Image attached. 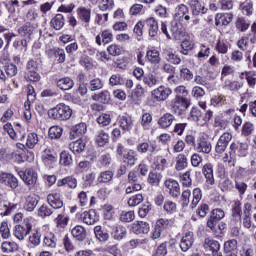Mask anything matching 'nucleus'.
Instances as JSON below:
<instances>
[{
  "mask_svg": "<svg viewBox=\"0 0 256 256\" xmlns=\"http://www.w3.org/2000/svg\"><path fill=\"white\" fill-rule=\"evenodd\" d=\"M111 235L116 241H121L122 239H125L127 235V228L122 225L114 226Z\"/></svg>",
  "mask_w": 256,
  "mask_h": 256,
  "instance_id": "bb28decb",
  "label": "nucleus"
},
{
  "mask_svg": "<svg viewBox=\"0 0 256 256\" xmlns=\"http://www.w3.org/2000/svg\"><path fill=\"white\" fill-rule=\"evenodd\" d=\"M43 245L48 247V249H55L57 247V236L52 232L47 233L44 237Z\"/></svg>",
  "mask_w": 256,
  "mask_h": 256,
  "instance_id": "473e14b6",
  "label": "nucleus"
},
{
  "mask_svg": "<svg viewBox=\"0 0 256 256\" xmlns=\"http://www.w3.org/2000/svg\"><path fill=\"white\" fill-rule=\"evenodd\" d=\"M119 125L123 131H130L133 129V119L131 116H120Z\"/></svg>",
  "mask_w": 256,
  "mask_h": 256,
  "instance_id": "f704fd0d",
  "label": "nucleus"
},
{
  "mask_svg": "<svg viewBox=\"0 0 256 256\" xmlns=\"http://www.w3.org/2000/svg\"><path fill=\"white\" fill-rule=\"evenodd\" d=\"M174 12L175 19H179V21H191V16L189 15V7L187 5H177Z\"/></svg>",
  "mask_w": 256,
  "mask_h": 256,
  "instance_id": "9d476101",
  "label": "nucleus"
},
{
  "mask_svg": "<svg viewBox=\"0 0 256 256\" xmlns=\"http://www.w3.org/2000/svg\"><path fill=\"white\" fill-rule=\"evenodd\" d=\"M37 143H39V136H37V133H29L25 141L26 147H28V149H33L37 145Z\"/></svg>",
  "mask_w": 256,
  "mask_h": 256,
  "instance_id": "79ce46f5",
  "label": "nucleus"
},
{
  "mask_svg": "<svg viewBox=\"0 0 256 256\" xmlns=\"http://www.w3.org/2000/svg\"><path fill=\"white\" fill-rule=\"evenodd\" d=\"M37 29V24H33L31 22H26L25 25L18 29L19 35L21 37H26L27 39H31V35L35 33Z\"/></svg>",
  "mask_w": 256,
  "mask_h": 256,
  "instance_id": "dca6fc26",
  "label": "nucleus"
},
{
  "mask_svg": "<svg viewBox=\"0 0 256 256\" xmlns=\"http://www.w3.org/2000/svg\"><path fill=\"white\" fill-rule=\"evenodd\" d=\"M94 233H95V237L96 239H98V241H100V243H107V241H109V232H107V230L103 229V227L101 226H96L94 228Z\"/></svg>",
  "mask_w": 256,
  "mask_h": 256,
  "instance_id": "c756f323",
  "label": "nucleus"
},
{
  "mask_svg": "<svg viewBox=\"0 0 256 256\" xmlns=\"http://www.w3.org/2000/svg\"><path fill=\"white\" fill-rule=\"evenodd\" d=\"M93 101H98L99 103H108L109 101H111V94L109 93V91L105 90L102 91L99 94H94L92 96Z\"/></svg>",
  "mask_w": 256,
  "mask_h": 256,
  "instance_id": "a19ab883",
  "label": "nucleus"
},
{
  "mask_svg": "<svg viewBox=\"0 0 256 256\" xmlns=\"http://www.w3.org/2000/svg\"><path fill=\"white\" fill-rule=\"evenodd\" d=\"M57 187H69L70 189L77 188V178L73 176H67L57 181Z\"/></svg>",
  "mask_w": 256,
  "mask_h": 256,
  "instance_id": "b1692460",
  "label": "nucleus"
},
{
  "mask_svg": "<svg viewBox=\"0 0 256 256\" xmlns=\"http://www.w3.org/2000/svg\"><path fill=\"white\" fill-rule=\"evenodd\" d=\"M47 202L52 209H62L63 208V200L61 199V194L59 193H51L47 196Z\"/></svg>",
  "mask_w": 256,
  "mask_h": 256,
  "instance_id": "2eb2a0df",
  "label": "nucleus"
},
{
  "mask_svg": "<svg viewBox=\"0 0 256 256\" xmlns=\"http://www.w3.org/2000/svg\"><path fill=\"white\" fill-rule=\"evenodd\" d=\"M76 139V141L69 144V149L72 153H82V151H85V143L81 138Z\"/></svg>",
  "mask_w": 256,
  "mask_h": 256,
  "instance_id": "e433bc0d",
  "label": "nucleus"
},
{
  "mask_svg": "<svg viewBox=\"0 0 256 256\" xmlns=\"http://www.w3.org/2000/svg\"><path fill=\"white\" fill-rule=\"evenodd\" d=\"M132 231L136 235L147 234L150 231L149 223L143 221H136L132 224Z\"/></svg>",
  "mask_w": 256,
  "mask_h": 256,
  "instance_id": "a211bd4d",
  "label": "nucleus"
},
{
  "mask_svg": "<svg viewBox=\"0 0 256 256\" xmlns=\"http://www.w3.org/2000/svg\"><path fill=\"white\" fill-rule=\"evenodd\" d=\"M37 94H35V88L32 85L27 87V101L24 103V107H31V103L35 101Z\"/></svg>",
  "mask_w": 256,
  "mask_h": 256,
  "instance_id": "c03bdc74",
  "label": "nucleus"
},
{
  "mask_svg": "<svg viewBox=\"0 0 256 256\" xmlns=\"http://www.w3.org/2000/svg\"><path fill=\"white\" fill-rule=\"evenodd\" d=\"M80 218L82 219L83 223H86V225H95V223L99 221L97 212L93 209L83 212Z\"/></svg>",
  "mask_w": 256,
  "mask_h": 256,
  "instance_id": "4468645a",
  "label": "nucleus"
},
{
  "mask_svg": "<svg viewBox=\"0 0 256 256\" xmlns=\"http://www.w3.org/2000/svg\"><path fill=\"white\" fill-rule=\"evenodd\" d=\"M241 75H245V79L252 89H255L256 85V75L253 72H242Z\"/></svg>",
  "mask_w": 256,
  "mask_h": 256,
  "instance_id": "052dcab7",
  "label": "nucleus"
},
{
  "mask_svg": "<svg viewBox=\"0 0 256 256\" xmlns=\"http://www.w3.org/2000/svg\"><path fill=\"white\" fill-rule=\"evenodd\" d=\"M97 123L102 127H107L108 125H111V115L102 113L97 118Z\"/></svg>",
  "mask_w": 256,
  "mask_h": 256,
  "instance_id": "0e129e2a",
  "label": "nucleus"
},
{
  "mask_svg": "<svg viewBox=\"0 0 256 256\" xmlns=\"http://www.w3.org/2000/svg\"><path fill=\"white\" fill-rule=\"evenodd\" d=\"M18 175L28 187H35V185H37L38 175L33 168L20 171Z\"/></svg>",
  "mask_w": 256,
  "mask_h": 256,
  "instance_id": "7ed1b4c3",
  "label": "nucleus"
},
{
  "mask_svg": "<svg viewBox=\"0 0 256 256\" xmlns=\"http://www.w3.org/2000/svg\"><path fill=\"white\" fill-rule=\"evenodd\" d=\"M42 161L48 167H51L53 163H57V153L53 152L50 148H46L42 154Z\"/></svg>",
  "mask_w": 256,
  "mask_h": 256,
  "instance_id": "f3484780",
  "label": "nucleus"
},
{
  "mask_svg": "<svg viewBox=\"0 0 256 256\" xmlns=\"http://www.w3.org/2000/svg\"><path fill=\"white\" fill-rule=\"evenodd\" d=\"M71 234L76 241H85V239H87V229L81 225H77L72 228Z\"/></svg>",
  "mask_w": 256,
  "mask_h": 256,
  "instance_id": "4be33fe9",
  "label": "nucleus"
},
{
  "mask_svg": "<svg viewBox=\"0 0 256 256\" xmlns=\"http://www.w3.org/2000/svg\"><path fill=\"white\" fill-rule=\"evenodd\" d=\"M0 183L6 185V187H10V189H17V187H19L17 178L13 174L7 172L0 173Z\"/></svg>",
  "mask_w": 256,
  "mask_h": 256,
  "instance_id": "423d86ee",
  "label": "nucleus"
},
{
  "mask_svg": "<svg viewBox=\"0 0 256 256\" xmlns=\"http://www.w3.org/2000/svg\"><path fill=\"white\" fill-rule=\"evenodd\" d=\"M123 161L127 163V165H130V167H133L135 163H137V152L135 150H127L125 154L122 156Z\"/></svg>",
  "mask_w": 256,
  "mask_h": 256,
  "instance_id": "72a5a7b5",
  "label": "nucleus"
},
{
  "mask_svg": "<svg viewBox=\"0 0 256 256\" xmlns=\"http://www.w3.org/2000/svg\"><path fill=\"white\" fill-rule=\"evenodd\" d=\"M202 171L206 179V183H208V185H215V177L213 176V164H205Z\"/></svg>",
  "mask_w": 256,
  "mask_h": 256,
  "instance_id": "393cba45",
  "label": "nucleus"
},
{
  "mask_svg": "<svg viewBox=\"0 0 256 256\" xmlns=\"http://www.w3.org/2000/svg\"><path fill=\"white\" fill-rule=\"evenodd\" d=\"M32 226L29 222H26L24 225H16L14 228V237L23 241L29 233H31Z\"/></svg>",
  "mask_w": 256,
  "mask_h": 256,
  "instance_id": "1a4fd4ad",
  "label": "nucleus"
},
{
  "mask_svg": "<svg viewBox=\"0 0 256 256\" xmlns=\"http://www.w3.org/2000/svg\"><path fill=\"white\" fill-rule=\"evenodd\" d=\"M191 105L190 98H175L173 104L171 105V110L175 115H184L187 109Z\"/></svg>",
  "mask_w": 256,
  "mask_h": 256,
  "instance_id": "f03ea898",
  "label": "nucleus"
},
{
  "mask_svg": "<svg viewBox=\"0 0 256 256\" xmlns=\"http://www.w3.org/2000/svg\"><path fill=\"white\" fill-rule=\"evenodd\" d=\"M194 147L198 153H204L205 155H209V153H211V150L213 149L211 142L203 136L197 139Z\"/></svg>",
  "mask_w": 256,
  "mask_h": 256,
  "instance_id": "0eeeda50",
  "label": "nucleus"
},
{
  "mask_svg": "<svg viewBox=\"0 0 256 256\" xmlns=\"http://www.w3.org/2000/svg\"><path fill=\"white\" fill-rule=\"evenodd\" d=\"M173 121H175V116L171 113H165L158 119V125L162 129H169L173 125Z\"/></svg>",
  "mask_w": 256,
  "mask_h": 256,
  "instance_id": "5701e85b",
  "label": "nucleus"
},
{
  "mask_svg": "<svg viewBox=\"0 0 256 256\" xmlns=\"http://www.w3.org/2000/svg\"><path fill=\"white\" fill-rule=\"evenodd\" d=\"M201 199H203V193L201 192V188H195L193 190V199L190 207L192 209H195V206L199 205V201H201Z\"/></svg>",
  "mask_w": 256,
  "mask_h": 256,
  "instance_id": "864d4df0",
  "label": "nucleus"
},
{
  "mask_svg": "<svg viewBox=\"0 0 256 256\" xmlns=\"http://www.w3.org/2000/svg\"><path fill=\"white\" fill-rule=\"evenodd\" d=\"M50 25L56 31H61V28L65 27V16L63 14H56L50 21Z\"/></svg>",
  "mask_w": 256,
  "mask_h": 256,
  "instance_id": "2f4dec72",
  "label": "nucleus"
},
{
  "mask_svg": "<svg viewBox=\"0 0 256 256\" xmlns=\"http://www.w3.org/2000/svg\"><path fill=\"white\" fill-rule=\"evenodd\" d=\"M216 25H229L231 21H233V14L232 13H220L216 15Z\"/></svg>",
  "mask_w": 256,
  "mask_h": 256,
  "instance_id": "7c9ffc66",
  "label": "nucleus"
},
{
  "mask_svg": "<svg viewBox=\"0 0 256 256\" xmlns=\"http://www.w3.org/2000/svg\"><path fill=\"white\" fill-rule=\"evenodd\" d=\"M48 135L50 139H59V137L63 135V128L59 126H52L48 131Z\"/></svg>",
  "mask_w": 256,
  "mask_h": 256,
  "instance_id": "4d7b16f0",
  "label": "nucleus"
},
{
  "mask_svg": "<svg viewBox=\"0 0 256 256\" xmlns=\"http://www.w3.org/2000/svg\"><path fill=\"white\" fill-rule=\"evenodd\" d=\"M146 59L154 65L161 62V57H159V51L157 50H148L146 53Z\"/></svg>",
  "mask_w": 256,
  "mask_h": 256,
  "instance_id": "a18cd8bd",
  "label": "nucleus"
},
{
  "mask_svg": "<svg viewBox=\"0 0 256 256\" xmlns=\"http://www.w3.org/2000/svg\"><path fill=\"white\" fill-rule=\"evenodd\" d=\"M164 187L166 189V192L175 199H177V197L181 195V187L179 186V182H177V180L167 179L164 182Z\"/></svg>",
  "mask_w": 256,
  "mask_h": 256,
  "instance_id": "39448f33",
  "label": "nucleus"
},
{
  "mask_svg": "<svg viewBox=\"0 0 256 256\" xmlns=\"http://www.w3.org/2000/svg\"><path fill=\"white\" fill-rule=\"evenodd\" d=\"M113 171L111 170H105V171H102L98 177H97V183L99 185H108V183H111V181H113Z\"/></svg>",
  "mask_w": 256,
  "mask_h": 256,
  "instance_id": "a878e982",
  "label": "nucleus"
},
{
  "mask_svg": "<svg viewBox=\"0 0 256 256\" xmlns=\"http://www.w3.org/2000/svg\"><path fill=\"white\" fill-rule=\"evenodd\" d=\"M78 18L83 21V23H89L91 21V9L85 7H79L76 11Z\"/></svg>",
  "mask_w": 256,
  "mask_h": 256,
  "instance_id": "c9c22d12",
  "label": "nucleus"
},
{
  "mask_svg": "<svg viewBox=\"0 0 256 256\" xmlns=\"http://www.w3.org/2000/svg\"><path fill=\"white\" fill-rule=\"evenodd\" d=\"M39 203V200H37V197L35 196H27L25 203H24V209L25 211H35V207H37Z\"/></svg>",
  "mask_w": 256,
  "mask_h": 256,
  "instance_id": "4c0bfd02",
  "label": "nucleus"
},
{
  "mask_svg": "<svg viewBox=\"0 0 256 256\" xmlns=\"http://www.w3.org/2000/svg\"><path fill=\"white\" fill-rule=\"evenodd\" d=\"M232 217L235 221H241V201L236 200L232 206Z\"/></svg>",
  "mask_w": 256,
  "mask_h": 256,
  "instance_id": "8fccbe9b",
  "label": "nucleus"
},
{
  "mask_svg": "<svg viewBox=\"0 0 256 256\" xmlns=\"http://www.w3.org/2000/svg\"><path fill=\"white\" fill-rule=\"evenodd\" d=\"M231 139H233V135L229 132H224L218 139L215 151L218 153V155H221L225 153L227 147L229 146V143L231 142Z\"/></svg>",
  "mask_w": 256,
  "mask_h": 256,
  "instance_id": "20e7f679",
  "label": "nucleus"
},
{
  "mask_svg": "<svg viewBox=\"0 0 256 256\" xmlns=\"http://www.w3.org/2000/svg\"><path fill=\"white\" fill-rule=\"evenodd\" d=\"M73 115V109L65 103H59L48 110V117L54 121H69Z\"/></svg>",
  "mask_w": 256,
  "mask_h": 256,
  "instance_id": "f257e3e1",
  "label": "nucleus"
},
{
  "mask_svg": "<svg viewBox=\"0 0 256 256\" xmlns=\"http://www.w3.org/2000/svg\"><path fill=\"white\" fill-rule=\"evenodd\" d=\"M171 93H173L171 88H167L165 86H160V87L154 89L151 92V95H152L153 99H155L156 101H166V99H169V95H171Z\"/></svg>",
  "mask_w": 256,
  "mask_h": 256,
  "instance_id": "6e6552de",
  "label": "nucleus"
},
{
  "mask_svg": "<svg viewBox=\"0 0 256 256\" xmlns=\"http://www.w3.org/2000/svg\"><path fill=\"white\" fill-rule=\"evenodd\" d=\"M95 143L98 147H105L109 143V134L103 130H98L95 135Z\"/></svg>",
  "mask_w": 256,
  "mask_h": 256,
  "instance_id": "c85d7f7f",
  "label": "nucleus"
},
{
  "mask_svg": "<svg viewBox=\"0 0 256 256\" xmlns=\"http://www.w3.org/2000/svg\"><path fill=\"white\" fill-rule=\"evenodd\" d=\"M60 163L61 165H65V167H69V165L73 164V157L69 152L63 151L60 154Z\"/></svg>",
  "mask_w": 256,
  "mask_h": 256,
  "instance_id": "5fc2aeb1",
  "label": "nucleus"
},
{
  "mask_svg": "<svg viewBox=\"0 0 256 256\" xmlns=\"http://www.w3.org/2000/svg\"><path fill=\"white\" fill-rule=\"evenodd\" d=\"M175 98H182V99H189V90H187V87L181 85L177 86L174 89Z\"/></svg>",
  "mask_w": 256,
  "mask_h": 256,
  "instance_id": "09e8293b",
  "label": "nucleus"
},
{
  "mask_svg": "<svg viewBox=\"0 0 256 256\" xmlns=\"http://www.w3.org/2000/svg\"><path fill=\"white\" fill-rule=\"evenodd\" d=\"M153 121V116L150 113H144L141 118V126L147 131L151 127V122Z\"/></svg>",
  "mask_w": 256,
  "mask_h": 256,
  "instance_id": "bf43d9fd",
  "label": "nucleus"
},
{
  "mask_svg": "<svg viewBox=\"0 0 256 256\" xmlns=\"http://www.w3.org/2000/svg\"><path fill=\"white\" fill-rule=\"evenodd\" d=\"M111 41H113V33L111 30H103L101 35L96 36L97 45H102V43L107 45L108 43H111Z\"/></svg>",
  "mask_w": 256,
  "mask_h": 256,
  "instance_id": "cd10ccee",
  "label": "nucleus"
},
{
  "mask_svg": "<svg viewBox=\"0 0 256 256\" xmlns=\"http://www.w3.org/2000/svg\"><path fill=\"white\" fill-rule=\"evenodd\" d=\"M164 56L166 61L169 63H172V65H181V57H179L177 54L173 53L170 50H166L164 52Z\"/></svg>",
  "mask_w": 256,
  "mask_h": 256,
  "instance_id": "ea45409f",
  "label": "nucleus"
},
{
  "mask_svg": "<svg viewBox=\"0 0 256 256\" xmlns=\"http://www.w3.org/2000/svg\"><path fill=\"white\" fill-rule=\"evenodd\" d=\"M89 89L90 91H99L103 89V80H101L100 78H95L91 80L89 84Z\"/></svg>",
  "mask_w": 256,
  "mask_h": 256,
  "instance_id": "e2e57ef3",
  "label": "nucleus"
},
{
  "mask_svg": "<svg viewBox=\"0 0 256 256\" xmlns=\"http://www.w3.org/2000/svg\"><path fill=\"white\" fill-rule=\"evenodd\" d=\"M87 133V124L79 123L73 126L70 130V139H81Z\"/></svg>",
  "mask_w": 256,
  "mask_h": 256,
  "instance_id": "9b49d317",
  "label": "nucleus"
},
{
  "mask_svg": "<svg viewBox=\"0 0 256 256\" xmlns=\"http://www.w3.org/2000/svg\"><path fill=\"white\" fill-rule=\"evenodd\" d=\"M180 181L184 187H191L193 180H191V171H186L180 174Z\"/></svg>",
  "mask_w": 256,
  "mask_h": 256,
  "instance_id": "13d9d810",
  "label": "nucleus"
},
{
  "mask_svg": "<svg viewBox=\"0 0 256 256\" xmlns=\"http://www.w3.org/2000/svg\"><path fill=\"white\" fill-rule=\"evenodd\" d=\"M163 209L166 213H175L177 211V204L171 200H166L163 205Z\"/></svg>",
  "mask_w": 256,
  "mask_h": 256,
  "instance_id": "69168bd1",
  "label": "nucleus"
},
{
  "mask_svg": "<svg viewBox=\"0 0 256 256\" xmlns=\"http://www.w3.org/2000/svg\"><path fill=\"white\" fill-rule=\"evenodd\" d=\"M54 223H56V227L58 229H65L69 223V217H65L63 214H58V216L54 219Z\"/></svg>",
  "mask_w": 256,
  "mask_h": 256,
  "instance_id": "49530a36",
  "label": "nucleus"
},
{
  "mask_svg": "<svg viewBox=\"0 0 256 256\" xmlns=\"http://www.w3.org/2000/svg\"><path fill=\"white\" fill-rule=\"evenodd\" d=\"M224 253H237V240L226 241L224 243Z\"/></svg>",
  "mask_w": 256,
  "mask_h": 256,
  "instance_id": "603ef678",
  "label": "nucleus"
},
{
  "mask_svg": "<svg viewBox=\"0 0 256 256\" xmlns=\"http://www.w3.org/2000/svg\"><path fill=\"white\" fill-rule=\"evenodd\" d=\"M144 23L148 27L149 36L157 37V33H159V23L155 20V18H147Z\"/></svg>",
  "mask_w": 256,
  "mask_h": 256,
  "instance_id": "aec40b11",
  "label": "nucleus"
},
{
  "mask_svg": "<svg viewBox=\"0 0 256 256\" xmlns=\"http://www.w3.org/2000/svg\"><path fill=\"white\" fill-rule=\"evenodd\" d=\"M193 243H195V235L193 234V232L186 233L182 237L180 242L181 251L187 253V251H189L191 247H193Z\"/></svg>",
  "mask_w": 256,
  "mask_h": 256,
  "instance_id": "ddd939ff",
  "label": "nucleus"
},
{
  "mask_svg": "<svg viewBox=\"0 0 256 256\" xmlns=\"http://www.w3.org/2000/svg\"><path fill=\"white\" fill-rule=\"evenodd\" d=\"M187 165H189V162H187V156H185V154H179L176 158V171H183Z\"/></svg>",
  "mask_w": 256,
  "mask_h": 256,
  "instance_id": "37998d69",
  "label": "nucleus"
},
{
  "mask_svg": "<svg viewBox=\"0 0 256 256\" xmlns=\"http://www.w3.org/2000/svg\"><path fill=\"white\" fill-rule=\"evenodd\" d=\"M247 149H249V146L245 142H233L230 145V150L233 153H237V151L241 153V151H247Z\"/></svg>",
  "mask_w": 256,
  "mask_h": 256,
  "instance_id": "3c124183",
  "label": "nucleus"
},
{
  "mask_svg": "<svg viewBox=\"0 0 256 256\" xmlns=\"http://www.w3.org/2000/svg\"><path fill=\"white\" fill-rule=\"evenodd\" d=\"M51 215H53V210L47 205H42L38 209V217H41L42 219H45V217H51Z\"/></svg>",
  "mask_w": 256,
  "mask_h": 256,
  "instance_id": "680f3d73",
  "label": "nucleus"
},
{
  "mask_svg": "<svg viewBox=\"0 0 256 256\" xmlns=\"http://www.w3.org/2000/svg\"><path fill=\"white\" fill-rule=\"evenodd\" d=\"M169 225H171V220L165 218L158 219L155 224V226L162 232L166 231V229H169Z\"/></svg>",
  "mask_w": 256,
  "mask_h": 256,
  "instance_id": "338daca9",
  "label": "nucleus"
},
{
  "mask_svg": "<svg viewBox=\"0 0 256 256\" xmlns=\"http://www.w3.org/2000/svg\"><path fill=\"white\" fill-rule=\"evenodd\" d=\"M240 9L244 15H252L253 14V1L246 0L240 4Z\"/></svg>",
  "mask_w": 256,
  "mask_h": 256,
  "instance_id": "de8ad7c7",
  "label": "nucleus"
},
{
  "mask_svg": "<svg viewBox=\"0 0 256 256\" xmlns=\"http://www.w3.org/2000/svg\"><path fill=\"white\" fill-rule=\"evenodd\" d=\"M98 7L100 11H111L115 7V0H100Z\"/></svg>",
  "mask_w": 256,
  "mask_h": 256,
  "instance_id": "6e6d98bb",
  "label": "nucleus"
},
{
  "mask_svg": "<svg viewBox=\"0 0 256 256\" xmlns=\"http://www.w3.org/2000/svg\"><path fill=\"white\" fill-rule=\"evenodd\" d=\"M203 247H204L205 251H210V252H212V255H215L221 249V244H219V242L217 240H214L211 238H206L204 240Z\"/></svg>",
  "mask_w": 256,
  "mask_h": 256,
  "instance_id": "6ab92c4d",
  "label": "nucleus"
},
{
  "mask_svg": "<svg viewBox=\"0 0 256 256\" xmlns=\"http://www.w3.org/2000/svg\"><path fill=\"white\" fill-rule=\"evenodd\" d=\"M142 81L146 87H155V85H159V78L153 74L144 75Z\"/></svg>",
  "mask_w": 256,
  "mask_h": 256,
  "instance_id": "58836bf2",
  "label": "nucleus"
},
{
  "mask_svg": "<svg viewBox=\"0 0 256 256\" xmlns=\"http://www.w3.org/2000/svg\"><path fill=\"white\" fill-rule=\"evenodd\" d=\"M161 182V175L157 174V172H150L148 175V183L150 185H159V183Z\"/></svg>",
  "mask_w": 256,
  "mask_h": 256,
  "instance_id": "774afa93",
  "label": "nucleus"
},
{
  "mask_svg": "<svg viewBox=\"0 0 256 256\" xmlns=\"http://www.w3.org/2000/svg\"><path fill=\"white\" fill-rule=\"evenodd\" d=\"M56 86L58 89H61V91H69L73 89L75 82L69 77L60 78L55 81Z\"/></svg>",
  "mask_w": 256,
  "mask_h": 256,
  "instance_id": "412c9836",
  "label": "nucleus"
},
{
  "mask_svg": "<svg viewBox=\"0 0 256 256\" xmlns=\"http://www.w3.org/2000/svg\"><path fill=\"white\" fill-rule=\"evenodd\" d=\"M190 9L192 12V15L195 17L199 15H205L207 13L208 9L203 5V3L200 0H189Z\"/></svg>",
  "mask_w": 256,
  "mask_h": 256,
  "instance_id": "f8f14e48",
  "label": "nucleus"
}]
</instances>
